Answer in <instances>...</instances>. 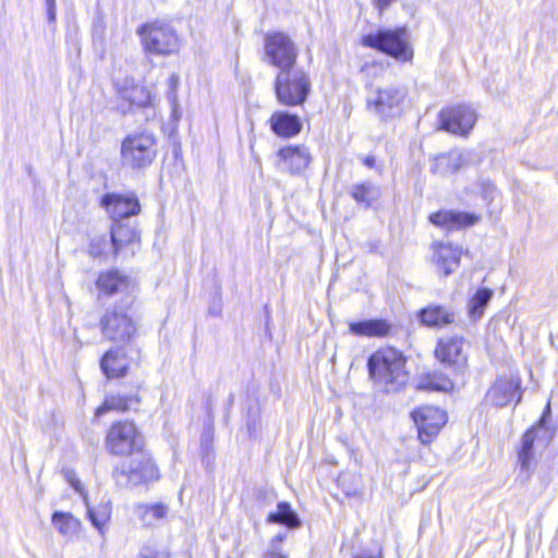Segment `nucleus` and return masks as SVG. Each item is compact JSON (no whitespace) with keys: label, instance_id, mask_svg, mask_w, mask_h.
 <instances>
[{"label":"nucleus","instance_id":"obj_1","mask_svg":"<svg viewBox=\"0 0 558 558\" xmlns=\"http://www.w3.org/2000/svg\"><path fill=\"white\" fill-rule=\"evenodd\" d=\"M407 360L403 353L387 347L375 351L367 360L369 378L386 391H398L405 386L409 373L405 369Z\"/></svg>","mask_w":558,"mask_h":558},{"label":"nucleus","instance_id":"obj_2","mask_svg":"<svg viewBox=\"0 0 558 558\" xmlns=\"http://www.w3.org/2000/svg\"><path fill=\"white\" fill-rule=\"evenodd\" d=\"M311 87L312 83L308 73L298 66L279 71L274 83L278 102L287 107L303 105L311 92Z\"/></svg>","mask_w":558,"mask_h":558},{"label":"nucleus","instance_id":"obj_3","mask_svg":"<svg viewBox=\"0 0 558 558\" xmlns=\"http://www.w3.org/2000/svg\"><path fill=\"white\" fill-rule=\"evenodd\" d=\"M362 45L381 51L400 62L411 61L414 54L405 27L379 29L375 34H367L363 36Z\"/></svg>","mask_w":558,"mask_h":558},{"label":"nucleus","instance_id":"obj_4","mask_svg":"<svg viewBox=\"0 0 558 558\" xmlns=\"http://www.w3.org/2000/svg\"><path fill=\"white\" fill-rule=\"evenodd\" d=\"M136 34L146 52L168 56L179 50V37L173 27L160 20L147 22L137 27Z\"/></svg>","mask_w":558,"mask_h":558},{"label":"nucleus","instance_id":"obj_5","mask_svg":"<svg viewBox=\"0 0 558 558\" xmlns=\"http://www.w3.org/2000/svg\"><path fill=\"white\" fill-rule=\"evenodd\" d=\"M157 156V138L149 132L128 135L121 143V161L131 169H144Z\"/></svg>","mask_w":558,"mask_h":558},{"label":"nucleus","instance_id":"obj_6","mask_svg":"<svg viewBox=\"0 0 558 558\" xmlns=\"http://www.w3.org/2000/svg\"><path fill=\"white\" fill-rule=\"evenodd\" d=\"M129 462L113 470V478L120 487H135L158 478V470L150 456L141 450Z\"/></svg>","mask_w":558,"mask_h":558},{"label":"nucleus","instance_id":"obj_7","mask_svg":"<svg viewBox=\"0 0 558 558\" xmlns=\"http://www.w3.org/2000/svg\"><path fill=\"white\" fill-rule=\"evenodd\" d=\"M129 307L117 305L106 308L99 319V327L105 339L111 342L128 344L137 333V326L126 313Z\"/></svg>","mask_w":558,"mask_h":558},{"label":"nucleus","instance_id":"obj_8","mask_svg":"<svg viewBox=\"0 0 558 558\" xmlns=\"http://www.w3.org/2000/svg\"><path fill=\"white\" fill-rule=\"evenodd\" d=\"M299 50L295 43L282 32L267 33L264 38V61L283 71L295 66Z\"/></svg>","mask_w":558,"mask_h":558},{"label":"nucleus","instance_id":"obj_9","mask_svg":"<svg viewBox=\"0 0 558 558\" xmlns=\"http://www.w3.org/2000/svg\"><path fill=\"white\" fill-rule=\"evenodd\" d=\"M144 440L130 421L112 424L106 436L107 450L116 456L133 454L143 450Z\"/></svg>","mask_w":558,"mask_h":558},{"label":"nucleus","instance_id":"obj_10","mask_svg":"<svg viewBox=\"0 0 558 558\" xmlns=\"http://www.w3.org/2000/svg\"><path fill=\"white\" fill-rule=\"evenodd\" d=\"M404 98V89L396 86H386L369 93L366 102L367 108L372 109L380 118L391 119L401 113Z\"/></svg>","mask_w":558,"mask_h":558},{"label":"nucleus","instance_id":"obj_11","mask_svg":"<svg viewBox=\"0 0 558 558\" xmlns=\"http://www.w3.org/2000/svg\"><path fill=\"white\" fill-rule=\"evenodd\" d=\"M440 129L459 136H468L477 121L475 110L469 105L448 107L439 112Z\"/></svg>","mask_w":558,"mask_h":558},{"label":"nucleus","instance_id":"obj_12","mask_svg":"<svg viewBox=\"0 0 558 558\" xmlns=\"http://www.w3.org/2000/svg\"><path fill=\"white\" fill-rule=\"evenodd\" d=\"M411 415L417 426L418 438L424 445L432 442L447 422L446 412L433 405H422Z\"/></svg>","mask_w":558,"mask_h":558},{"label":"nucleus","instance_id":"obj_13","mask_svg":"<svg viewBox=\"0 0 558 558\" xmlns=\"http://www.w3.org/2000/svg\"><path fill=\"white\" fill-rule=\"evenodd\" d=\"M462 337L439 339L435 349L436 359L456 373H463L468 367V355Z\"/></svg>","mask_w":558,"mask_h":558},{"label":"nucleus","instance_id":"obj_14","mask_svg":"<svg viewBox=\"0 0 558 558\" xmlns=\"http://www.w3.org/2000/svg\"><path fill=\"white\" fill-rule=\"evenodd\" d=\"M96 286L101 293L108 296L114 293H122V303L125 307H131L135 300V283L128 276L118 270H109L100 274Z\"/></svg>","mask_w":558,"mask_h":558},{"label":"nucleus","instance_id":"obj_15","mask_svg":"<svg viewBox=\"0 0 558 558\" xmlns=\"http://www.w3.org/2000/svg\"><path fill=\"white\" fill-rule=\"evenodd\" d=\"M118 110L123 114L134 109L153 106L154 97L148 87L140 84L125 83L118 89Z\"/></svg>","mask_w":558,"mask_h":558},{"label":"nucleus","instance_id":"obj_16","mask_svg":"<svg viewBox=\"0 0 558 558\" xmlns=\"http://www.w3.org/2000/svg\"><path fill=\"white\" fill-rule=\"evenodd\" d=\"M101 205L109 213L113 221L136 216L141 211V205L134 195L106 194L101 198Z\"/></svg>","mask_w":558,"mask_h":558},{"label":"nucleus","instance_id":"obj_17","mask_svg":"<svg viewBox=\"0 0 558 558\" xmlns=\"http://www.w3.org/2000/svg\"><path fill=\"white\" fill-rule=\"evenodd\" d=\"M478 220L474 214L456 210H439L429 216V221L446 231L460 230L473 226Z\"/></svg>","mask_w":558,"mask_h":558},{"label":"nucleus","instance_id":"obj_18","mask_svg":"<svg viewBox=\"0 0 558 558\" xmlns=\"http://www.w3.org/2000/svg\"><path fill=\"white\" fill-rule=\"evenodd\" d=\"M279 167L291 174L301 173L310 163L311 156L306 147L287 146L278 150Z\"/></svg>","mask_w":558,"mask_h":558},{"label":"nucleus","instance_id":"obj_19","mask_svg":"<svg viewBox=\"0 0 558 558\" xmlns=\"http://www.w3.org/2000/svg\"><path fill=\"white\" fill-rule=\"evenodd\" d=\"M461 248L451 244L438 243L434 246L433 262L444 276L452 274L460 265Z\"/></svg>","mask_w":558,"mask_h":558},{"label":"nucleus","instance_id":"obj_20","mask_svg":"<svg viewBox=\"0 0 558 558\" xmlns=\"http://www.w3.org/2000/svg\"><path fill=\"white\" fill-rule=\"evenodd\" d=\"M270 129L280 137H292L302 130V123L298 116L287 111H276L269 119Z\"/></svg>","mask_w":558,"mask_h":558},{"label":"nucleus","instance_id":"obj_21","mask_svg":"<svg viewBox=\"0 0 558 558\" xmlns=\"http://www.w3.org/2000/svg\"><path fill=\"white\" fill-rule=\"evenodd\" d=\"M100 368L107 378L125 376L129 365L124 352L120 349L108 350L100 361Z\"/></svg>","mask_w":558,"mask_h":558},{"label":"nucleus","instance_id":"obj_22","mask_svg":"<svg viewBox=\"0 0 558 558\" xmlns=\"http://www.w3.org/2000/svg\"><path fill=\"white\" fill-rule=\"evenodd\" d=\"M418 317L427 327H444L454 322V312L446 306L430 305L422 308Z\"/></svg>","mask_w":558,"mask_h":558},{"label":"nucleus","instance_id":"obj_23","mask_svg":"<svg viewBox=\"0 0 558 558\" xmlns=\"http://www.w3.org/2000/svg\"><path fill=\"white\" fill-rule=\"evenodd\" d=\"M465 160L464 151L452 149L435 158L432 171L440 175L452 174L465 163Z\"/></svg>","mask_w":558,"mask_h":558},{"label":"nucleus","instance_id":"obj_24","mask_svg":"<svg viewBox=\"0 0 558 558\" xmlns=\"http://www.w3.org/2000/svg\"><path fill=\"white\" fill-rule=\"evenodd\" d=\"M520 389V384L513 379H499L489 389L487 398L496 407L507 405Z\"/></svg>","mask_w":558,"mask_h":558},{"label":"nucleus","instance_id":"obj_25","mask_svg":"<svg viewBox=\"0 0 558 558\" xmlns=\"http://www.w3.org/2000/svg\"><path fill=\"white\" fill-rule=\"evenodd\" d=\"M349 330L357 337H385L390 331V325L385 319H366L350 323Z\"/></svg>","mask_w":558,"mask_h":558},{"label":"nucleus","instance_id":"obj_26","mask_svg":"<svg viewBox=\"0 0 558 558\" xmlns=\"http://www.w3.org/2000/svg\"><path fill=\"white\" fill-rule=\"evenodd\" d=\"M453 381L439 371L422 374L416 380V388L418 390L448 392L453 389Z\"/></svg>","mask_w":558,"mask_h":558},{"label":"nucleus","instance_id":"obj_27","mask_svg":"<svg viewBox=\"0 0 558 558\" xmlns=\"http://www.w3.org/2000/svg\"><path fill=\"white\" fill-rule=\"evenodd\" d=\"M135 512L145 526H155L159 521L167 518L169 507L166 504H138Z\"/></svg>","mask_w":558,"mask_h":558},{"label":"nucleus","instance_id":"obj_28","mask_svg":"<svg viewBox=\"0 0 558 558\" xmlns=\"http://www.w3.org/2000/svg\"><path fill=\"white\" fill-rule=\"evenodd\" d=\"M140 403V398L136 395L132 396H121V395H111L107 396L102 405H100L96 410V415L101 416L108 411H118L125 412L130 410L133 405H137Z\"/></svg>","mask_w":558,"mask_h":558},{"label":"nucleus","instance_id":"obj_29","mask_svg":"<svg viewBox=\"0 0 558 558\" xmlns=\"http://www.w3.org/2000/svg\"><path fill=\"white\" fill-rule=\"evenodd\" d=\"M140 240L137 231L124 223H117L111 229V242L114 254H118L124 246Z\"/></svg>","mask_w":558,"mask_h":558},{"label":"nucleus","instance_id":"obj_30","mask_svg":"<svg viewBox=\"0 0 558 558\" xmlns=\"http://www.w3.org/2000/svg\"><path fill=\"white\" fill-rule=\"evenodd\" d=\"M267 522L283 524L290 529H295L301 524L298 514L292 510L290 504L286 501L279 502L277 511L268 514Z\"/></svg>","mask_w":558,"mask_h":558},{"label":"nucleus","instance_id":"obj_31","mask_svg":"<svg viewBox=\"0 0 558 558\" xmlns=\"http://www.w3.org/2000/svg\"><path fill=\"white\" fill-rule=\"evenodd\" d=\"M51 521L59 533L64 536L72 537L80 531V520L69 512L56 511Z\"/></svg>","mask_w":558,"mask_h":558},{"label":"nucleus","instance_id":"obj_32","mask_svg":"<svg viewBox=\"0 0 558 558\" xmlns=\"http://www.w3.org/2000/svg\"><path fill=\"white\" fill-rule=\"evenodd\" d=\"M354 201L365 207H369L378 197L379 191L371 182L353 185L350 192Z\"/></svg>","mask_w":558,"mask_h":558},{"label":"nucleus","instance_id":"obj_33","mask_svg":"<svg viewBox=\"0 0 558 558\" xmlns=\"http://www.w3.org/2000/svg\"><path fill=\"white\" fill-rule=\"evenodd\" d=\"M493 291L488 288H482L471 298L469 302V314L473 319L482 317L484 308L490 302Z\"/></svg>","mask_w":558,"mask_h":558},{"label":"nucleus","instance_id":"obj_34","mask_svg":"<svg viewBox=\"0 0 558 558\" xmlns=\"http://www.w3.org/2000/svg\"><path fill=\"white\" fill-rule=\"evenodd\" d=\"M518 462L520 465V476L526 481L532 474L534 451L520 450L518 451Z\"/></svg>","mask_w":558,"mask_h":558},{"label":"nucleus","instance_id":"obj_35","mask_svg":"<svg viewBox=\"0 0 558 558\" xmlns=\"http://www.w3.org/2000/svg\"><path fill=\"white\" fill-rule=\"evenodd\" d=\"M88 517L92 524L98 529L102 530L107 521L109 520V510L107 506H101L99 509H90L88 508Z\"/></svg>","mask_w":558,"mask_h":558},{"label":"nucleus","instance_id":"obj_36","mask_svg":"<svg viewBox=\"0 0 558 558\" xmlns=\"http://www.w3.org/2000/svg\"><path fill=\"white\" fill-rule=\"evenodd\" d=\"M179 82H180V77L177 73H173L168 80L167 98L173 107V112L177 111V107H178L177 89L179 86Z\"/></svg>","mask_w":558,"mask_h":558},{"label":"nucleus","instance_id":"obj_37","mask_svg":"<svg viewBox=\"0 0 558 558\" xmlns=\"http://www.w3.org/2000/svg\"><path fill=\"white\" fill-rule=\"evenodd\" d=\"M141 558H169V553L165 549H158L154 545H145L140 553Z\"/></svg>","mask_w":558,"mask_h":558},{"label":"nucleus","instance_id":"obj_38","mask_svg":"<svg viewBox=\"0 0 558 558\" xmlns=\"http://www.w3.org/2000/svg\"><path fill=\"white\" fill-rule=\"evenodd\" d=\"M536 430L534 428L527 429L521 439L520 450L533 451Z\"/></svg>","mask_w":558,"mask_h":558},{"label":"nucleus","instance_id":"obj_39","mask_svg":"<svg viewBox=\"0 0 558 558\" xmlns=\"http://www.w3.org/2000/svg\"><path fill=\"white\" fill-rule=\"evenodd\" d=\"M47 9V17L50 23L56 21V0H45Z\"/></svg>","mask_w":558,"mask_h":558},{"label":"nucleus","instance_id":"obj_40","mask_svg":"<svg viewBox=\"0 0 558 558\" xmlns=\"http://www.w3.org/2000/svg\"><path fill=\"white\" fill-rule=\"evenodd\" d=\"M353 558H383L381 553H372L368 550H363L359 554H355Z\"/></svg>","mask_w":558,"mask_h":558},{"label":"nucleus","instance_id":"obj_41","mask_svg":"<svg viewBox=\"0 0 558 558\" xmlns=\"http://www.w3.org/2000/svg\"><path fill=\"white\" fill-rule=\"evenodd\" d=\"M395 0H374L375 5L379 11L387 9Z\"/></svg>","mask_w":558,"mask_h":558},{"label":"nucleus","instance_id":"obj_42","mask_svg":"<svg viewBox=\"0 0 558 558\" xmlns=\"http://www.w3.org/2000/svg\"><path fill=\"white\" fill-rule=\"evenodd\" d=\"M69 483L71 484V486H72L76 492L82 493V490H83L82 484H81V482H80L77 478H75L73 475L69 476Z\"/></svg>","mask_w":558,"mask_h":558},{"label":"nucleus","instance_id":"obj_43","mask_svg":"<svg viewBox=\"0 0 558 558\" xmlns=\"http://www.w3.org/2000/svg\"><path fill=\"white\" fill-rule=\"evenodd\" d=\"M375 157L373 156H367L363 160L364 165L368 168H373L375 166Z\"/></svg>","mask_w":558,"mask_h":558},{"label":"nucleus","instance_id":"obj_44","mask_svg":"<svg viewBox=\"0 0 558 558\" xmlns=\"http://www.w3.org/2000/svg\"><path fill=\"white\" fill-rule=\"evenodd\" d=\"M264 558H286L282 554L277 551H268L265 554Z\"/></svg>","mask_w":558,"mask_h":558}]
</instances>
